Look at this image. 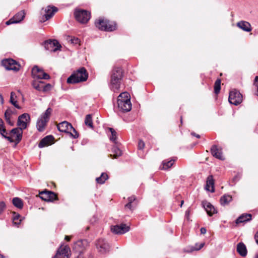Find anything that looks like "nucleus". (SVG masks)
Returning a JSON list of instances; mask_svg holds the SVG:
<instances>
[{
	"label": "nucleus",
	"mask_w": 258,
	"mask_h": 258,
	"mask_svg": "<svg viewBox=\"0 0 258 258\" xmlns=\"http://www.w3.org/2000/svg\"><path fill=\"white\" fill-rule=\"evenodd\" d=\"M2 63L8 70L18 71L20 68V65L18 64L17 62L12 58L4 59L2 60Z\"/></svg>",
	"instance_id": "1a4fd4ad"
},
{
	"label": "nucleus",
	"mask_w": 258,
	"mask_h": 258,
	"mask_svg": "<svg viewBox=\"0 0 258 258\" xmlns=\"http://www.w3.org/2000/svg\"><path fill=\"white\" fill-rule=\"evenodd\" d=\"M51 87V85L49 84H47L44 86H43V88H42V91H46L47 90H48Z\"/></svg>",
	"instance_id": "603ef678"
},
{
	"label": "nucleus",
	"mask_w": 258,
	"mask_h": 258,
	"mask_svg": "<svg viewBox=\"0 0 258 258\" xmlns=\"http://www.w3.org/2000/svg\"><path fill=\"white\" fill-rule=\"evenodd\" d=\"M206 189L211 192H214V180L212 175H209L207 178Z\"/></svg>",
	"instance_id": "4be33fe9"
},
{
	"label": "nucleus",
	"mask_w": 258,
	"mask_h": 258,
	"mask_svg": "<svg viewBox=\"0 0 258 258\" xmlns=\"http://www.w3.org/2000/svg\"><path fill=\"white\" fill-rule=\"evenodd\" d=\"M68 40L69 42H71V43L74 44H79L80 42V40L79 38L75 37H69Z\"/></svg>",
	"instance_id": "c03bdc74"
},
{
	"label": "nucleus",
	"mask_w": 258,
	"mask_h": 258,
	"mask_svg": "<svg viewBox=\"0 0 258 258\" xmlns=\"http://www.w3.org/2000/svg\"><path fill=\"white\" fill-rule=\"evenodd\" d=\"M6 204L4 202H0V215H1L6 209Z\"/></svg>",
	"instance_id": "49530a36"
},
{
	"label": "nucleus",
	"mask_w": 258,
	"mask_h": 258,
	"mask_svg": "<svg viewBox=\"0 0 258 258\" xmlns=\"http://www.w3.org/2000/svg\"><path fill=\"white\" fill-rule=\"evenodd\" d=\"M74 15L76 20L82 24L87 23L91 17V14L89 12L80 9L76 10Z\"/></svg>",
	"instance_id": "39448f33"
},
{
	"label": "nucleus",
	"mask_w": 258,
	"mask_h": 258,
	"mask_svg": "<svg viewBox=\"0 0 258 258\" xmlns=\"http://www.w3.org/2000/svg\"><path fill=\"white\" fill-rule=\"evenodd\" d=\"M117 101H131V97L128 93L122 92L118 96Z\"/></svg>",
	"instance_id": "c756f323"
},
{
	"label": "nucleus",
	"mask_w": 258,
	"mask_h": 258,
	"mask_svg": "<svg viewBox=\"0 0 258 258\" xmlns=\"http://www.w3.org/2000/svg\"><path fill=\"white\" fill-rule=\"evenodd\" d=\"M77 258H82V257L81 255H80Z\"/></svg>",
	"instance_id": "69168bd1"
},
{
	"label": "nucleus",
	"mask_w": 258,
	"mask_h": 258,
	"mask_svg": "<svg viewBox=\"0 0 258 258\" xmlns=\"http://www.w3.org/2000/svg\"><path fill=\"white\" fill-rule=\"evenodd\" d=\"M175 160L171 159L170 160H164L162 162V169L163 170H167L170 168L174 164Z\"/></svg>",
	"instance_id": "cd10ccee"
},
{
	"label": "nucleus",
	"mask_w": 258,
	"mask_h": 258,
	"mask_svg": "<svg viewBox=\"0 0 258 258\" xmlns=\"http://www.w3.org/2000/svg\"><path fill=\"white\" fill-rule=\"evenodd\" d=\"M200 231L201 234H205L206 233L207 230L205 228L202 227L201 228Z\"/></svg>",
	"instance_id": "5fc2aeb1"
},
{
	"label": "nucleus",
	"mask_w": 258,
	"mask_h": 258,
	"mask_svg": "<svg viewBox=\"0 0 258 258\" xmlns=\"http://www.w3.org/2000/svg\"><path fill=\"white\" fill-rule=\"evenodd\" d=\"M14 97H16V94L14 92L11 93L10 102L17 108L20 109V106L18 105L17 101L15 100Z\"/></svg>",
	"instance_id": "ea45409f"
},
{
	"label": "nucleus",
	"mask_w": 258,
	"mask_h": 258,
	"mask_svg": "<svg viewBox=\"0 0 258 258\" xmlns=\"http://www.w3.org/2000/svg\"><path fill=\"white\" fill-rule=\"evenodd\" d=\"M123 71L121 68L114 67L110 72L109 87L114 92H117L123 78Z\"/></svg>",
	"instance_id": "f257e3e1"
},
{
	"label": "nucleus",
	"mask_w": 258,
	"mask_h": 258,
	"mask_svg": "<svg viewBox=\"0 0 258 258\" xmlns=\"http://www.w3.org/2000/svg\"><path fill=\"white\" fill-rule=\"evenodd\" d=\"M232 201V197L230 195H224L220 199V203L222 205H227Z\"/></svg>",
	"instance_id": "473e14b6"
},
{
	"label": "nucleus",
	"mask_w": 258,
	"mask_h": 258,
	"mask_svg": "<svg viewBox=\"0 0 258 258\" xmlns=\"http://www.w3.org/2000/svg\"><path fill=\"white\" fill-rule=\"evenodd\" d=\"M57 10V8L55 7L47 6L45 9V14L40 19V22H44L49 20L54 15V13L56 12Z\"/></svg>",
	"instance_id": "9b49d317"
},
{
	"label": "nucleus",
	"mask_w": 258,
	"mask_h": 258,
	"mask_svg": "<svg viewBox=\"0 0 258 258\" xmlns=\"http://www.w3.org/2000/svg\"><path fill=\"white\" fill-rule=\"evenodd\" d=\"M57 127L59 131L67 133H69L70 129L73 128L72 125L66 121L59 123Z\"/></svg>",
	"instance_id": "f3484780"
},
{
	"label": "nucleus",
	"mask_w": 258,
	"mask_h": 258,
	"mask_svg": "<svg viewBox=\"0 0 258 258\" xmlns=\"http://www.w3.org/2000/svg\"><path fill=\"white\" fill-rule=\"evenodd\" d=\"M25 16V13L24 11H21L20 12L17 13L14 17V19L16 21V23H20L24 18Z\"/></svg>",
	"instance_id": "7c9ffc66"
},
{
	"label": "nucleus",
	"mask_w": 258,
	"mask_h": 258,
	"mask_svg": "<svg viewBox=\"0 0 258 258\" xmlns=\"http://www.w3.org/2000/svg\"><path fill=\"white\" fill-rule=\"evenodd\" d=\"M221 89V80L218 79L214 84V92L215 94H218L219 93Z\"/></svg>",
	"instance_id": "a19ab883"
},
{
	"label": "nucleus",
	"mask_w": 258,
	"mask_h": 258,
	"mask_svg": "<svg viewBox=\"0 0 258 258\" xmlns=\"http://www.w3.org/2000/svg\"><path fill=\"white\" fill-rule=\"evenodd\" d=\"M211 152L214 157L220 160H224L221 149L218 148L216 145H213L212 146L211 148Z\"/></svg>",
	"instance_id": "6ab92c4d"
},
{
	"label": "nucleus",
	"mask_w": 258,
	"mask_h": 258,
	"mask_svg": "<svg viewBox=\"0 0 258 258\" xmlns=\"http://www.w3.org/2000/svg\"><path fill=\"white\" fill-rule=\"evenodd\" d=\"M89 246V242L86 239H81L76 242L74 249L80 254L82 253Z\"/></svg>",
	"instance_id": "4468645a"
},
{
	"label": "nucleus",
	"mask_w": 258,
	"mask_h": 258,
	"mask_svg": "<svg viewBox=\"0 0 258 258\" xmlns=\"http://www.w3.org/2000/svg\"><path fill=\"white\" fill-rule=\"evenodd\" d=\"M237 251L242 256H245L247 254V249L245 245L242 242H240L237 245Z\"/></svg>",
	"instance_id": "a878e982"
},
{
	"label": "nucleus",
	"mask_w": 258,
	"mask_h": 258,
	"mask_svg": "<svg viewBox=\"0 0 258 258\" xmlns=\"http://www.w3.org/2000/svg\"><path fill=\"white\" fill-rule=\"evenodd\" d=\"M251 220V215L250 214H243L236 220V223L239 224L249 221Z\"/></svg>",
	"instance_id": "393cba45"
},
{
	"label": "nucleus",
	"mask_w": 258,
	"mask_h": 258,
	"mask_svg": "<svg viewBox=\"0 0 258 258\" xmlns=\"http://www.w3.org/2000/svg\"><path fill=\"white\" fill-rule=\"evenodd\" d=\"M0 258H4V256L1 254H0Z\"/></svg>",
	"instance_id": "0e129e2a"
},
{
	"label": "nucleus",
	"mask_w": 258,
	"mask_h": 258,
	"mask_svg": "<svg viewBox=\"0 0 258 258\" xmlns=\"http://www.w3.org/2000/svg\"><path fill=\"white\" fill-rule=\"evenodd\" d=\"M183 202H183V201H182L181 202V206H182V205L183 204Z\"/></svg>",
	"instance_id": "774afa93"
},
{
	"label": "nucleus",
	"mask_w": 258,
	"mask_h": 258,
	"mask_svg": "<svg viewBox=\"0 0 258 258\" xmlns=\"http://www.w3.org/2000/svg\"><path fill=\"white\" fill-rule=\"evenodd\" d=\"M189 210L186 211V212H185V216H186V217H187L189 216Z\"/></svg>",
	"instance_id": "680f3d73"
},
{
	"label": "nucleus",
	"mask_w": 258,
	"mask_h": 258,
	"mask_svg": "<svg viewBox=\"0 0 258 258\" xmlns=\"http://www.w3.org/2000/svg\"><path fill=\"white\" fill-rule=\"evenodd\" d=\"M96 248L98 251L104 253L109 251L110 246L104 239H99L96 243Z\"/></svg>",
	"instance_id": "2eb2a0df"
},
{
	"label": "nucleus",
	"mask_w": 258,
	"mask_h": 258,
	"mask_svg": "<svg viewBox=\"0 0 258 258\" xmlns=\"http://www.w3.org/2000/svg\"><path fill=\"white\" fill-rule=\"evenodd\" d=\"M88 77V74L84 67H82L76 71L67 79L68 84H74L86 81Z\"/></svg>",
	"instance_id": "f03ea898"
},
{
	"label": "nucleus",
	"mask_w": 258,
	"mask_h": 258,
	"mask_svg": "<svg viewBox=\"0 0 258 258\" xmlns=\"http://www.w3.org/2000/svg\"><path fill=\"white\" fill-rule=\"evenodd\" d=\"M108 178V175L106 173H102L100 177L96 178V181L98 183L103 184Z\"/></svg>",
	"instance_id": "f704fd0d"
},
{
	"label": "nucleus",
	"mask_w": 258,
	"mask_h": 258,
	"mask_svg": "<svg viewBox=\"0 0 258 258\" xmlns=\"http://www.w3.org/2000/svg\"><path fill=\"white\" fill-rule=\"evenodd\" d=\"M95 25L99 30L105 31H112L116 29V24L106 19L100 18L95 22Z\"/></svg>",
	"instance_id": "7ed1b4c3"
},
{
	"label": "nucleus",
	"mask_w": 258,
	"mask_h": 258,
	"mask_svg": "<svg viewBox=\"0 0 258 258\" xmlns=\"http://www.w3.org/2000/svg\"><path fill=\"white\" fill-rule=\"evenodd\" d=\"M109 130L111 134V136L110 137V140L111 141H112L115 144H116L117 143L116 132L113 128L109 127Z\"/></svg>",
	"instance_id": "e433bc0d"
},
{
	"label": "nucleus",
	"mask_w": 258,
	"mask_h": 258,
	"mask_svg": "<svg viewBox=\"0 0 258 258\" xmlns=\"http://www.w3.org/2000/svg\"><path fill=\"white\" fill-rule=\"evenodd\" d=\"M254 239L255 240L256 243L258 244V231L255 234Z\"/></svg>",
	"instance_id": "6e6d98bb"
},
{
	"label": "nucleus",
	"mask_w": 258,
	"mask_h": 258,
	"mask_svg": "<svg viewBox=\"0 0 258 258\" xmlns=\"http://www.w3.org/2000/svg\"><path fill=\"white\" fill-rule=\"evenodd\" d=\"M68 134L74 139H77L79 137V134L73 127V128L70 129Z\"/></svg>",
	"instance_id": "37998d69"
},
{
	"label": "nucleus",
	"mask_w": 258,
	"mask_h": 258,
	"mask_svg": "<svg viewBox=\"0 0 258 258\" xmlns=\"http://www.w3.org/2000/svg\"><path fill=\"white\" fill-rule=\"evenodd\" d=\"M54 258H69V257L67 255H61L60 253H56Z\"/></svg>",
	"instance_id": "864d4df0"
},
{
	"label": "nucleus",
	"mask_w": 258,
	"mask_h": 258,
	"mask_svg": "<svg viewBox=\"0 0 258 258\" xmlns=\"http://www.w3.org/2000/svg\"><path fill=\"white\" fill-rule=\"evenodd\" d=\"M54 139V138L51 135L47 136L43 138L38 144V147L40 148L44 147L45 146L50 145Z\"/></svg>",
	"instance_id": "aec40b11"
},
{
	"label": "nucleus",
	"mask_w": 258,
	"mask_h": 258,
	"mask_svg": "<svg viewBox=\"0 0 258 258\" xmlns=\"http://www.w3.org/2000/svg\"><path fill=\"white\" fill-rule=\"evenodd\" d=\"M255 258H258V253L255 255Z\"/></svg>",
	"instance_id": "338daca9"
},
{
	"label": "nucleus",
	"mask_w": 258,
	"mask_h": 258,
	"mask_svg": "<svg viewBox=\"0 0 258 258\" xmlns=\"http://www.w3.org/2000/svg\"><path fill=\"white\" fill-rule=\"evenodd\" d=\"M65 239L67 241H70L71 239V237L69 236H66Z\"/></svg>",
	"instance_id": "052dcab7"
},
{
	"label": "nucleus",
	"mask_w": 258,
	"mask_h": 258,
	"mask_svg": "<svg viewBox=\"0 0 258 258\" xmlns=\"http://www.w3.org/2000/svg\"><path fill=\"white\" fill-rule=\"evenodd\" d=\"M228 100L230 104L238 105L242 101V95L239 91L233 89L229 92Z\"/></svg>",
	"instance_id": "423d86ee"
},
{
	"label": "nucleus",
	"mask_w": 258,
	"mask_h": 258,
	"mask_svg": "<svg viewBox=\"0 0 258 258\" xmlns=\"http://www.w3.org/2000/svg\"><path fill=\"white\" fill-rule=\"evenodd\" d=\"M30 122V116L28 113H25L18 117L17 121L18 127L23 130L27 128V125Z\"/></svg>",
	"instance_id": "6e6552de"
},
{
	"label": "nucleus",
	"mask_w": 258,
	"mask_h": 258,
	"mask_svg": "<svg viewBox=\"0 0 258 258\" xmlns=\"http://www.w3.org/2000/svg\"><path fill=\"white\" fill-rule=\"evenodd\" d=\"M138 201L135 196H133L128 198V203L125 205V207L131 210H134L138 205Z\"/></svg>",
	"instance_id": "412c9836"
},
{
	"label": "nucleus",
	"mask_w": 258,
	"mask_h": 258,
	"mask_svg": "<svg viewBox=\"0 0 258 258\" xmlns=\"http://www.w3.org/2000/svg\"><path fill=\"white\" fill-rule=\"evenodd\" d=\"M23 130L21 128L16 127L12 129L9 133V137H12L16 144H18L22 140Z\"/></svg>",
	"instance_id": "ddd939ff"
},
{
	"label": "nucleus",
	"mask_w": 258,
	"mask_h": 258,
	"mask_svg": "<svg viewBox=\"0 0 258 258\" xmlns=\"http://www.w3.org/2000/svg\"><path fill=\"white\" fill-rule=\"evenodd\" d=\"M43 45L46 50L51 52H56L61 47L58 41L55 39L46 40Z\"/></svg>",
	"instance_id": "0eeeda50"
},
{
	"label": "nucleus",
	"mask_w": 258,
	"mask_h": 258,
	"mask_svg": "<svg viewBox=\"0 0 258 258\" xmlns=\"http://www.w3.org/2000/svg\"><path fill=\"white\" fill-rule=\"evenodd\" d=\"M191 135L193 136H195L197 138H200V136L199 135H198V134H196L195 133H191Z\"/></svg>",
	"instance_id": "bf43d9fd"
},
{
	"label": "nucleus",
	"mask_w": 258,
	"mask_h": 258,
	"mask_svg": "<svg viewBox=\"0 0 258 258\" xmlns=\"http://www.w3.org/2000/svg\"><path fill=\"white\" fill-rule=\"evenodd\" d=\"M145 143L142 140H139L138 143V149L142 150L144 148Z\"/></svg>",
	"instance_id": "09e8293b"
},
{
	"label": "nucleus",
	"mask_w": 258,
	"mask_h": 258,
	"mask_svg": "<svg viewBox=\"0 0 258 258\" xmlns=\"http://www.w3.org/2000/svg\"><path fill=\"white\" fill-rule=\"evenodd\" d=\"M111 151L113 155L110 154V157L113 158H117L122 155V152L119 148L116 145L112 147Z\"/></svg>",
	"instance_id": "bb28decb"
},
{
	"label": "nucleus",
	"mask_w": 258,
	"mask_h": 258,
	"mask_svg": "<svg viewBox=\"0 0 258 258\" xmlns=\"http://www.w3.org/2000/svg\"><path fill=\"white\" fill-rule=\"evenodd\" d=\"M69 250V247L67 246H65L64 247H61L58 250L57 252L56 253H60V255H68Z\"/></svg>",
	"instance_id": "79ce46f5"
},
{
	"label": "nucleus",
	"mask_w": 258,
	"mask_h": 258,
	"mask_svg": "<svg viewBox=\"0 0 258 258\" xmlns=\"http://www.w3.org/2000/svg\"><path fill=\"white\" fill-rule=\"evenodd\" d=\"M13 204L19 209H22L23 207L22 200L19 198H14L12 200Z\"/></svg>",
	"instance_id": "72a5a7b5"
},
{
	"label": "nucleus",
	"mask_w": 258,
	"mask_h": 258,
	"mask_svg": "<svg viewBox=\"0 0 258 258\" xmlns=\"http://www.w3.org/2000/svg\"><path fill=\"white\" fill-rule=\"evenodd\" d=\"M0 134L3 138L8 140L10 142H14V140L12 137L8 136V134L9 135V133H8L7 132L5 125L0 128Z\"/></svg>",
	"instance_id": "c85d7f7f"
},
{
	"label": "nucleus",
	"mask_w": 258,
	"mask_h": 258,
	"mask_svg": "<svg viewBox=\"0 0 258 258\" xmlns=\"http://www.w3.org/2000/svg\"><path fill=\"white\" fill-rule=\"evenodd\" d=\"M20 215L19 214L13 212V222L14 225L18 226L20 224L21 220L20 219Z\"/></svg>",
	"instance_id": "c9c22d12"
},
{
	"label": "nucleus",
	"mask_w": 258,
	"mask_h": 258,
	"mask_svg": "<svg viewBox=\"0 0 258 258\" xmlns=\"http://www.w3.org/2000/svg\"><path fill=\"white\" fill-rule=\"evenodd\" d=\"M12 111L8 108L5 112V118L7 123L11 126L14 125V122L11 120V116L12 114Z\"/></svg>",
	"instance_id": "2f4dec72"
},
{
	"label": "nucleus",
	"mask_w": 258,
	"mask_h": 258,
	"mask_svg": "<svg viewBox=\"0 0 258 258\" xmlns=\"http://www.w3.org/2000/svg\"><path fill=\"white\" fill-rule=\"evenodd\" d=\"M52 112L51 108H48L39 118L37 121L36 127L39 132L44 131L47 123L48 122Z\"/></svg>",
	"instance_id": "20e7f679"
},
{
	"label": "nucleus",
	"mask_w": 258,
	"mask_h": 258,
	"mask_svg": "<svg viewBox=\"0 0 258 258\" xmlns=\"http://www.w3.org/2000/svg\"><path fill=\"white\" fill-rule=\"evenodd\" d=\"M203 205L207 214L209 216H212L216 212L215 208L211 203L207 201L203 202Z\"/></svg>",
	"instance_id": "5701e85b"
},
{
	"label": "nucleus",
	"mask_w": 258,
	"mask_h": 258,
	"mask_svg": "<svg viewBox=\"0 0 258 258\" xmlns=\"http://www.w3.org/2000/svg\"><path fill=\"white\" fill-rule=\"evenodd\" d=\"M85 124L90 128H93L92 117L91 114H87L85 119Z\"/></svg>",
	"instance_id": "4c0bfd02"
},
{
	"label": "nucleus",
	"mask_w": 258,
	"mask_h": 258,
	"mask_svg": "<svg viewBox=\"0 0 258 258\" xmlns=\"http://www.w3.org/2000/svg\"><path fill=\"white\" fill-rule=\"evenodd\" d=\"M130 230V227L123 223L111 227V232L116 234H123L129 231Z\"/></svg>",
	"instance_id": "9d476101"
},
{
	"label": "nucleus",
	"mask_w": 258,
	"mask_h": 258,
	"mask_svg": "<svg viewBox=\"0 0 258 258\" xmlns=\"http://www.w3.org/2000/svg\"><path fill=\"white\" fill-rule=\"evenodd\" d=\"M39 197L47 202H53L57 199L56 195L51 191H42L39 193Z\"/></svg>",
	"instance_id": "f8f14e48"
},
{
	"label": "nucleus",
	"mask_w": 258,
	"mask_h": 258,
	"mask_svg": "<svg viewBox=\"0 0 258 258\" xmlns=\"http://www.w3.org/2000/svg\"><path fill=\"white\" fill-rule=\"evenodd\" d=\"M0 99H1V103L3 104L4 102V98L3 97L2 94L1 93H0Z\"/></svg>",
	"instance_id": "13d9d810"
},
{
	"label": "nucleus",
	"mask_w": 258,
	"mask_h": 258,
	"mask_svg": "<svg viewBox=\"0 0 258 258\" xmlns=\"http://www.w3.org/2000/svg\"><path fill=\"white\" fill-rule=\"evenodd\" d=\"M16 21H15L14 18L10 19L9 20L6 22V24L7 25H9L12 24H16Z\"/></svg>",
	"instance_id": "3c124183"
},
{
	"label": "nucleus",
	"mask_w": 258,
	"mask_h": 258,
	"mask_svg": "<svg viewBox=\"0 0 258 258\" xmlns=\"http://www.w3.org/2000/svg\"><path fill=\"white\" fill-rule=\"evenodd\" d=\"M180 122H181V123H182V116L180 117Z\"/></svg>",
	"instance_id": "e2e57ef3"
},
{
	"label": "nucleus",
	"mask_w": 258,
	"mask_h": 258,
	"mask_svg": "<svg viewBox=\"0 0 258 258\" xmlns=\"http://www.w3.org/2000/svg\"><path fill=\"white\" fill-rule=\"evenodd\" d=\"M237 26L247 32H249L252 30L250 24L247 21H240L237 23Z\"/></svg>",
	"instance_id": "a211bd4d"
},
{
	"label": "nucleus",
	"mask_w": 258,
	"mask_h": 258,
	"mask_svg": "<svg viewBox=\"0 0 258 258\" xmlns=\"http://www.w3.org/2000/svg\"><path fill=\"white\" fill-rule=\"evenodd\" d=\"M205 245L204 242H202L200 244L196 243L194 247L191 249L192 250H200Z\"/></svg>",
	"instance_id": "a18cd8bd"
},
{
	"label": "nucleus",
	"mask_w": 258,
	"mask_h": 258,
	"mask_svg": "<svg viewBox=\"0 0 258 258\" xmlns=\"http://www.w3.org/2000/svg\"><path fill=\"white\" fill-rule=\"evenodd\" d=\"M254 85L256 88V95L258 96V76H256L254 79Z\"/></svg>",
	"instance_id": "8fccbe9b"
},
{
	"label": "nucleus",
	"mask_w": 258,
	"mask_h": 258,
	"mask_svg": "<svg viewBox=\"0 0 258 258\" xmlns=\"http://www.w3.org/2000/svg\"><path fill=\"white\" fill-rule=\"evenodd\" d=\"M41 78H39V79H44V80H48L50 79L49 75L45 73L44 71L43 72L42 74V76H41Z\"/></svg>",
	"instance_id": "de8ad7c7"
},
{
	"label": "nucleus",
	"mask_w": 258,
	"mask_h": 258,
	"mask_svg": "<svg viewBox=\"0 0 258 258\" xmlns=\"http://www.w3.org/2000/svg\"><path fill=\"white\" fill-rule=\"evenodd\" d=\"M43 72V70L40 69L37 66H34L31 71L32 76L33 78L39 79L41 78V76Z\"/></svg>",
	"instance_id": "b1692460"
},
{
	"label": "nucleus",
	"mask_w": 258,
	"mask_h": 258,
	"mask_svg": "<svg viewBox=\"0 0 258 258\" xmlns=\"http://www.w3.org/2000/svg\"><path fill=\"white\" fill-rule=\"evenodd\" d=\"M5 125L4 122L2 118H0V128Z\"/></svg>",
	"instance_id": "4d7b16f0"
},
{
	"label": "nucleus",
	"mask_w": 258,
	"mask_h": 258,
	"mask_svg": "<svg viewBox=\"0 0 258 258\" xmlns=\"http://www.w3.org/2000/svg\"><path fill=\"white\" fill-rule=\"evenodd\" d=\"M118 108L123 112H128L132 109L131 101H117Z\"/></svg>",
	"instance_id": "dca6fc26"
},
{
	"label": "nucleus",
	"mask_w": 258,
	"mask_h": 258,
	"mask_svg": "<svg viewBox=\"0 0 258 258\" xmlns=\"http://www.w3.org/2000/svg\"><path fill=\"white\" fill-rule=\"evenodd\" d=\"M41 84H43V82L40 81H33L32 82V86L33 87L36 89L38 91H41L42 90L43 86L41 85Z\"/></svg>",
	"instance_id": "58836bf2"
}]
</instances>
